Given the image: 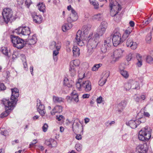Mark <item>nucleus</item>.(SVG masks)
<instances>
[{
    "mask_svg": "<svg viewBox=\"0 0 153 153\" xmlns=\"http://www.w3.org/2000/svg\"><path fill=\"white\" fill-rule=\"evenodd\" d=\"M114 5L112 6L110 8V15L112 16H114V19L117 22H118L121 19V17L119 15H117L118 11L121 10L120 6L117 2H115Z\"/></svg>",
    "mask_w": 153,
    "mask_h": 153,
    "instance_id": "obj_4",
    "label": "nucleus"
},
{
    "mask_svg": "<svg viewBox=\"0 0 153 153\" xmlns=\"http://www.w3.org/2000/svg\"><path fill=\"white\" fill-rule=\"evenodd\" d=\"M59 49H56L53 51V58L55 61H57V55L59 53Z\"/></svg>",
    "mask_w": 153,
    "mask_h": 153,
    "instance_id": "obj_38",
    "label": "nucleus"
},
{
    "mask_svg": "<svg viewBox=\"0 0 153 153\" xmlns=\"http://www.w3.org/2000/svg\"><path fill=\"white\" fill-rule=\"evenodd\" d=\"M17 2L18 4L19 5H22L23 2H24V0H17Z\"/></svg>",
    "mask_w": 153,
    "mask_h": 153,
    "instance_id": "obj_64",
    "label": "nucleus"
},
{
    "mask_svg": "<svg viewBox=\"0 0 153 153\" xmlns=\"http://www.w3.org/2000/svg\"><path fill=\"white\" fill-rule=\"evenodd\" d=\"M48 127V126L47 124H44L42 127L43 131L44 132L46 131L47 130Z\"/></svg>",
    "mask_w": 153,
    "mask_h": 153,
    "instance_id": "obj_54",
    "label": "nucleus"
},
{
    "mask_svg": "<svg viewBox=\"0 0 153 153\" xmlns=\"http://www.w3.org/2000/svg\"><path fill=\"white\" fill-rule=\"evenodd\" d=\"M72 24H65L62 27V29L63 31L66 32L67 30H69L71 27Z\"/></svg>",
    "mask_w": 153,
    "mask_h": 153,
    "instance_id": "obj_34",
    "label": "nucleus"
},
{
    "mask_svg": "<svg viewBox=\"0 0 153 153\" xmlns=\"http://www.w3.org/2000/svg\"><path fill=\"white\" fill-rule=\"evenodd\" d=\"M127 103V102L125 100H122L118 105L117 110V111L119 113H120L126 107Z\"/></svg>",
    "mask_w": 153,
    "mask_h": 153,
    "instance_id": "obj_19",
    "label": "nucleus"
},
{
    "mask_svg": "<svg viewBox=\"0 0 153 153\" xmlns=\"http://www.w3.org/2000/svg\"><path fill=\"white\" fill-rule=\"evenodd\" d=\"M109 72L108 71L104 72L102 74V77L99 82V84L100 86H102L105 83L107 79L109 76Z\"/></svg>",
    "mask_w": 153,
    "mask_h": 153,
    "instance_id": "obj_16",
    "label": "nucleus"
},
{
    "mask_svg": "<svg viewBox=\"0 0 153 153\" xmlns=\"http://www.w3.org/2000/svg\"><path fill=\"white\" fill-rule=\"evenodd\" d=\"M123 52L124 51L120 49L115 50L113 53V56H111L113 58V61L116 62L121 58L123 56Z\"/></svg>",
    "mask_w": 153,
    "mask_h": 153,
    "instance_id": "obj_15",
    "label": "nucleus"
},
{
    "mask_svg": "<svg viewBox=\"0 0 153 153\" xmlns=\"http://www.w3.org/2000/svg\"><path fill=\"white\" fill-rule=\"evenodd\" d=\"M132 89H137L139 88V84L138 82L134 80H130Z\"/></svg>",
    "mask_w": 153,
    "mask_h": 153,
    "instance_id": "obj_30",
    "label": "nucleus"
},
{
    "mask_svg": "<svg viewBox=\"0 0 153 153\" xmlns=\"http://www.w3.org/2000/svg\"><path fill=\"white\" fill-rule=\"evenodd\" d=\"M45 143L46 144L50 147L55 146L56 143V141L53 140H52L51 142L46 140Z\"/></svg>",
    "mask_w": 153,
    "mask_h": 153,
    "instance_id": "obj_35",
    "label": "nucleus"
},
{
    "mask_svg": "<svg viewBox=\"0 0 153 153\" xmlns=\"http://www.w3.org/2000/svg\"><path fill=\"white\" fill-rule=\"evenodd\" d=\"M152 18L151 17H149L147 20L143 22V25H146L148 24L152 20Z\"/></svg>",
    "mask_w": 153,
    "mask_h": 153,
    "instance_id": "obj_50",
    "label": "nucleus"
},
{
    "mask_svg": "<svg viewBox=\"0 0 153 153\" xmlns=\"http://www.w3.org/2000/svg\"><path fill=\"white\" fill-rule=\"evenodd\" d=\"M11 39L13 46L14 47L17 48L18 49H20L24 46V40L18 36L11 35Z\"/></svg>",
    "mask_w": 153,
    "mask_h": 153,
    "instance_id": "obj_6",
    "label": "nucleus"
},
{
    "mask_svg": "<svg viewBox=\"0 0 153 153\" xmlns=\"http://www.w3.org/2000/svg\"><path fill=\"white\" fill-rule=\"evenodd\" d=\"M102 97L100 96L97 99V102L98 103H100L102 102Z\"/></svg>",
    "mask_w": 153,
    "mask_h": 153,
    "instance_id": "obj_61",
    "label": "nucleus"
},
{
    "mask_svg": "<svg viewBox=\"0 0 153 153\" xmlns=\"http://www.w3.org/2000/svg\"><path fill=\"white\" fill-rule=\"evenodd\" d=\"M0 133L2 135L4 136H6L8 134V132L6 131L5 128H3L0 129Z\"/></svg>",
    "mask_w": 153,
    "mask_h": 153,
    "instance_id": "obj_45",
    "label": "nucleus"
},
{
    "mask_svg": "<svg viewBox=\"0 0 153 153\" xmlns=\"http://www.w3.org/2000/svg\"><path fill=\"white\" fill-rule=\"evenodd\" d=\"M56 119L59 121H62L63 120H64L65 119V118L62 115H60L59 116H56Z\"/></svg>",
    "mask_w": 153,
    "mask_h": 153,
    "instance_id": "obj_53",
    "label": "nucleus"
},
{
    "mask_svg": "<svg viewBox=\"0 0 153 153\" xmlns=\"http://www.w3.org/2000/svg\"><path fill=\"white\" fill-rule=\"evenodd\" d=\"M75 124L76 125L74 126V127L73 126H72L73 130V131H75L76 132L77 131H79L78 129L79 124L78 123H76Z\"/></svg>",
    "mask_w": 153,
    "mask_h": 153,
    "instance_id": "obj_47",
    "label": "nucleus"
},
{
    "mask_svg": "<svg viewBox=\"0 0 153 153\" xmlns=\"http://www.w3.org/2000/svg\"><path fill=\"white\" fill-rule=\"evenodd\" d=\"M33 20L34 22L36 23L40 24L42 21V18L41 15L36 14L33 17Z\"/></svg>",
    "mask_w": 153,
    "mask_h": 153,
    "instance_id": "obj_28",
    "label": "nucleus"
},
{
    "mask_svg": "<svg viewBox=\"0 0 153 153\" xmlns=\"http://www.w3.org/2000/svg\"><path fill=\"white\" fill-rule=\"evenodd\" d=\"M151 131L152 129L148 126L142 128L139 133V139L143 141L148 140L151 137Z\"/></svg>",
    "mask_w": 153,
    "mask_h": 153,
    "instance_id": "obj_3",
    "label": "nucleus"
},
{
    "mask_svg": "<svg viewBox=\"0 0 153 153\" xmlns=\"http://www.w3.org/2000/svg\"><path fill=\"white\" fill-rule=\"evenodd\" d=\"M5 108L6 111L2 113L0 116L1 118H4L8 115L11 110L13 109L15 106H12L11 108L9 107V106L8 105H5L4 104Z\"/></svg>",
    "mask_w": 153,
    "mask_h": 153,
    "instance_id": "obj_21",
    "label": "nucleus"
},
{
    "mask_svg": "<svg viewBox=\"0 0 153 153\" xmlns=\"http://www.w3.org/2000/svg\"><path fill=\"white\" fill-rule=\"evenodd\" d=\"M143 64V60L137 61L136 65L139 67H140Z\"/></svg>",
    "mask_w": 153,
    "mask_h": 153,
    "instance_id": "obj_56",
    "label": "nucleus"
},
{
    "mask_svg": "<svg viewBox=\"0 0 153 153\" xmlns=\"http://www.w3.org/2000/svg\"><path fill=\"white\" fill-rule=\"evenodd\" d=\"M107 24L105 21L102 22L98 28L96 33L99 35L100 37V36H102L105 33L106 30L107 28Z\"/></svg>",
    "mask_w": 153,
    "mask_h": 153,
    "instance_id": "obj_13",
    "label": "nucleus"
},
{
    "mask_svg": "<svg viewBox=\"0 0 153 153\" xmlns=\"http://www.w3.org/2000/svg\"><path fill=\"white\" fill-rule=\"evenodd\" d=\"M111 41L114 46H117L122 42L121 35L119 31H114Z\"/></svg>",
    "mask_w": 153,
    "mask_h": 153,
    "instance_id": "obj_11",
    "label": "nucleus"
},
{
    "mask_svg": "<svg viewBox=\"0 0 153 153\" xmlns=\"http://www.w3.org/2000/svg\"><path fill=\"white\" fill-rule=\"evenodd\" d=\"M64 84L68 87H71L72 86V84L69 82L67 78H65L64 80Z\"/></svg>",
    "mask_w": 153,
    "mask_h": 153,
    "instance_id": "obj_43",
    "label": "nucleus"
},
{
    "mask_svg": "<svg viewBox=\"0 0 153 153\" xmlns=\"http://www.w3.org/2000/svg\"><path fill=\"white\" fill-rule=\"evenodd\" d=\"M136 150L139 153H146L147 149L145 147L144 145L140 144L137 146Z\"/></svg>",
    "mask_w": 153,
    "mask_h": 153,
    "instance_id": "obj_24",
    "label": "nucleus"
},
{
    "mask_svg": "<svg viewBox=\"0 0 153 153\" xmlns=\"http://www.w3.org/2000/svg\"><path fill=\"white\" fill-rule=\"evenodd\" d=\"M152 39V32H150L146 36V42L148 43H150Z\"/></svg>",
    "mask_w": 153,
    "mask_h": 153,
    "instance_id": "obj_42",
    "label": "nucleus"
},
{
    "mask_svg": "<svg viewBox=\"0 0 153 153\" xmlns=\"http://www.w3.org/2000/svg\"><path fill=\"white\" fill-rule=\"evenodd\" d=\"M131 31H129L128 30H126L124 34V35H126L128 36L129 34L131 33Z\"/></svg>",
    "mask_w": 153,
    "mask_h": 153,
    "instance_id": "obj_63",
    "label": "nucleus"
},
{
    "mask_svg": "<svg viewBox=\"0 0 153 153\" xmlns=\"http://www.w3.org/2000/svg\"><path fill=\"white\" fill-rule=\"evenodd\" d=\"M91 28V25H90L84 26L82 29V31H81L82 32V34H83L84 36H86L88 33V31L90 30Z\"/></svg>",
    "mask_w": 153,
    "mask_h": 153,
    "instance_id": "obj_27",
    "label": "nucleus"
},
{
    "mask_svg": "<svg viewBox=\"0 0 153 153\" xmlns=\"http://www.w3.org/2000/svg\"><path fill=\"white\" fill-rule=\"evenodd\" d=\"M90 3L94 6V8L97 9L98 8L99 4L95 0H89Z\"/></svg>",
    "mask_w": 153,
    "mask_h": 153,
    "instance_id": "obj_37",
    "label": "nucleus"
},
{
    "mask_svg": "<svg viewBox=\"0 0 153 153\" xmlns=\"http://www.w3.org/2000/svg\"><path fill=\"white\" fill-rule=\"evenodd\" d=\"M61 48V44L60 43L58 42L57 43L54 41L52 42H51L50 45V48L53 49L55 48L56 49H60Z\"/></svg>",
    "mask_w": 153,
    "mask_h": 153,
    "instance_id": "obj_29",
    "label": "nucleus"
},
{
    "mask_svg": "<svg viewBox=\"0 0 153 153\" xmlns=\"http://www.w3.org/2000/svg\"><path fill=\"white\" fill-rule=\"evenodd\" d=\"M145 98V96L144 95H142L140 96L136 94L134 96V100L138 103L141 102L142 100H144Z\"/></svg>",
    "mask_w": 153,
    "mask_h": 153,
    "instance_id": "obj_25",
    "label": "nucleus"
},
{
    "mask_svg": "<svg viewBox=\"0 0 153 153\" xmlns=\"http://www.w3.org/2000/svg\"><path fill=\"white\" fill-rule=\"evenodd\" d=\"M126 124L132 128H135L139 125V122H138L137 120H131L128 123L126 122Z\"/></svg>",
    "mask_w": 153,
    "mask_h": 153,
    "instance_id": "obj_22",
    "label": "nucleus"
},
{
    "mask_svg": "<svg viewBox=\"0 0 153 153\" xmlns=\"http://www.w3.org/2000/svg\"><path fill=\"white\" fill-rule=\"evenodd\" d=\"M37 110L40 115L43 117L46 113L45 106L41 104L39 100L37 99Z\"/></svg>",
    "mask_w": 153,
    "mask_h": 153,
    "instance_id": "obj_14",
    "label": "nucleus"
},
{
    "mask_svg": "<svg viewBox=\"0 0 153 153\" xmlns=\"http://www.w3.org/2000/svg\"><path fill=\"white\" fill-rule=\"evenodd\" d=\"M110 2V7H111L112 6L115 5L114 4L115 2H117L115 0H109Z\"/></svg>",
    "mask_w": 153,
    "mask_h": 153,
    "instance_id": "obj_59",
    "label": "nucleus"
},
{
    "mask_svg": "<svg viewBox=\"0 0 153 153\" xmlns=\"http://www.w3.org/2000/svg\"><path fill=\"white\" fill-rule=\"evenodd\" d=\"M138 122H139V125L141 123H144L146 121V119L145 117H142L140 118L137 120Z\"/></svg>",
    "mask_w": 153,
    "mask_h": 153,
    "instance_id": "obj_48",
    "label": "nucleus"
},
{
    "mask_svg": "<svg viewBox=\"0 0 153 153\" xmlns=\"http://www.w3.org/2000/svg\"><path fill=\"white\" fill-rule=\"evenodd\" d=\"M16 33L19 35L28 36L30 33V28L28 27H20L15 30Z\"/></svg>",
    "mask_w": 153,
    "mask_h": 153,
    "instance_id": "obj_12",
    "label": "nucleus"
},
{
    "mask_svg": "<svg viewBox=\"0 0 153 153\" xmlns=\"http://www.w3.org/2000/svg\"><path fill=\"white\" fill-rule=\"evenodd\" d=\"M102 17L101 14L100 13H98L94 15L93 17V19L94 20L99 21Z\"/></svg>",
    "mask_w": 153,
    "mask_h": 153,
    "instance_id": "obj_39",
    "label": "nucleus"
},
{
    "mask_svg": "<svg viewBox=\"0 0 153 153\" xmlns=\"http://www.w3.org/2000/svg\"><path fill=\"white\" fill-rule=\"evenodd\" d=\"M97 45H94V44H89L88 43L87 44V51L86 55L89 56L91 55L94 51V49L96 47Z\"/></svg>",
    "mask_w": 153,
    "mask_h": 153,
    "instance_id": "obj_20",
    "label": "nucleus"
},
{
    "mask_svg": "<svg viewBox=\"0 0 153 153\" xmlns=\"http://www.w3.org/2000/svg\"><path fill=\"white\" fill-rule=\"evenodd\" d=\"M147 62L149 64H153V58L151 56H148L146 58Z\"/></svg>",
    "mask_w": 153,
    "mask_h": 153,
    "instance_id": "obj_44",
    "label": "nucleus"
},
{
    "mask_svg": "<svg viewBox=\"0 0 153 153\" xmlns=\"http://www.w3.org/2000/svg\"><path fill=\"white\" fill-rule=\"evenodd\" d=\"M78 18L77 13L74 10H71L70 16L67 18V21L69 23L72 22L77 20Z\"/></svg>",
    "mask_w": 153,
    "mask_h": 153,
    "instance_id": "obj_17",
    "label": "nucleus"
},
{
    "mask_svg": "<svg viewBox=\"0 0 153 153\" xmlns=\"http://www.w3.org/2000/svg\"><path fill=\"white\" fill-rule=\"evenodd\" d=\"M71 96L72 97V100H73L75 102H78L79 100L78 98V95H76Z\"/></svg>",
    "mask_w": 153,
    "mask_h": 153,
    "instance_id": "obj_51",
    "label": "nucleus"
},
{
    "mask_svg": "<svg viewBox=\"0 0 153 153\" xmlns=\"http://www.w3.org/2000/svg\"><path fill=\"white\" fill-rule=\"evenodd\" d=\"M80 62L78 59L71 61L70 62L69 70L71 76H74L76 74V69L79 67Z\"/></svg>",
    "mask_w": 153,
    "mask_h": 153,
    "instance_id": "obj_7",
    "label": "nucleus"
},
{
    "mask_svg": "<svg viewBox=\"0 0 153 153\" xmlns=\"http://www.w3.org/2000/svg\"><path fill=\"white\" fill-rule=\"evenodd\" d=\"M112 37H107L104 41V43L101 47V51L103 53L106 52L110 48L112 43Z\"/></svg>",
    "mask_w": 153,
    "mask_h": 153,
    "instance_id": "obj_9",
    "label": "nucleus"
},
{
    "mask_svg": "<svg viewBox=\"0 0 153 153\" xmlns=\"http://www.w3.org/2000/svg\"><path fill=\"white\" fill-rule=\"evenodd\" d=\"M31 4L32 2L31 0H26L25 1V4L27 7H29Z\"/></svg>",
    "mask_w": 153,
    "mask_h": 153,
    "instance_id": "obj_57",
    "label": "nucleus"
},
{
    "mask_svg": "<svg viewBox=\"0 0 153 153\" xmlns=\"http://www.w3.org/2000/svg\"><path fill=\"white\" fill-rule=\"evenodd\" d=\"M6 89V87L3 83H0V91L4 90Z\"/></svg>",
    "mask_w": 153,
    "mask_h": 153,
    "instance_id": "obj_60",
    "label": "nucleus"
},
{
    "mask_svg": "<svg viewBox=\"0 0 153 153\" xmlns=\"http://www.w3.org/2000/svg\"><path fill=\"white\" fill-rule=\"evenodd\" d=\"M37 39L35 35H33L31 38L28 39L26 41V44L29 45H33L36 43Z\"/></svg>",
    "mask_w": 153,
    "mask_h": 153,
    "instance_id": "obj_26",
    "label": "nucleus"
},
{
    "mask_svg": "<svg viewBox=\"0 0 153 153\" xmlns=\"http://www.w3.org/2000/svg\"><path fill=\"white\" fill-rule=\"evenodd\" d=\"M136 58L137 61L143 60L142 56L139 53H136Z\"/></svg>",
    "mask_w": 153,
    "mask_h": 153,
    "instance_id": "obj_52",
    "label": "nucleus"
},
{
    "mask_svg": "<svg viewBox=\"0 0 153 153\" xmlns=\"http://www.w3.org/2000/svg\"><path fill=\"white\" fill-rule=\"evenodd\" d=\"M2 14L4 22L7 24L12 18L13 11L10 9L5 8L3 10Z\"/></svg>",
    "mask_w": 153,
    "mask_h": 153,
    "instance_id": "obj_8",
    "label": "nucleus"
},
{
    "mask_svg": "<svg viewBox=\"0 0 153 153\" xmlns=\"http://www.w3.org/2000/svg\"><path fill=\"white\" fill-rule=\"evenodd\" d=\"M87 36L82 34V31L79 30L77 32L75 38V42L79 45L83 46L85 44L88 43Z\"/></svg>",
    "mask_w": 153,
    "mask_h": 153,
    "instance_id": "obj_5",
    "label": "nucleus"
},
{
    "mask_svg": "<svg viewBox=\"0 0 153 153\" xmlns=\"http://www.w3.org/2000/svg\"><path fill=\"white\" fill-rule=\"evenodd\" d=\"M38 8L40 11L43 13L45 12V7L43 3H39L38 4Z\"/></svg>",
    "mask_w": 153,
    "mask_h": 153,
    "instance_id": "obj_33",
    "label": "nucleus"
},
{
    "mask_svg": "<svg viewBox=\"0 0 153 153\" xmlns=\"http://www.w3.org/2000/svg\"><path fill=\"white\" fill-rule=\"evenodd\" d=\"M37 140H34L32 141L31 142L29 145L30 147V148L32 146H33L34 144H36L37 143Z\"/></svg>",
    "mask_w": 153,
    "mask_h": 153,
    "instance_id": "obj_55",
    "label": "nucleus"
},
{
    "mask_svg": "<svg viewBox=\"0 0 153 153\" xmlns=\"http://www.w3.org/2000/svg\"><path fill=\"white\" fill-rule=\"evenodd\" d=\"M73 52L74 56H79L80 54L79 49L76 46L73 48Z\"/></svg>",
    "mask_w": 153,
    "mask_h": 153,
    "instance_id": "obj_32",
    "label": "nucleus"
},
{
    "mask_svg": "<svg viewBox=\"0 0 153 153\" xmlns=\"http://www.w3.org/2000/svg\"><path fill=\"white\" fill-rule=\"evenodd\" d=\"M121 74L125 79H127L129 76L128 72L124 70H120V71Z\"/></svg>",
    "mask_w": 153,
    "mask_h": 153,
    "instance_id": "obj_36",
    "label": "nucleus"
},
{
    "mask_svg": "<svg viewBox=\"0 0 153 153\" xmlns=\"http://www.w3.org/2000/svg\"><path fill=\"white\" fill-rule=\"evenodd\" d=\"M124 88L126 91H129L131 88H132L130 81L125 84Z\"/></svg>",
    "mask_w": 153,
    "mask_h": 153,
    "instance_id": "obj_41",
    "label": "nucleus"
},
{
    "mask_svg": "<svg viewBox=\"0 0 153 153\" xmlns=\"http://www.w3.org/2000/svg\"><path fill=\"white\" fill-rule=\"evenodd\" d=\"M11 89L12 95L10 100L6 99L2 100L3 104L5 105H8L10 108L12 106H15L17 101V99L19 95V90L17 88H14Z\"/></svg>",
    "mask_w": 153,
    "mask_h": 153,
    "instance_id": "obj_2",
    "label": "nucleus"
},
{
    "mask_svg": "<svg viewBox=\"0 0 153 153\" xmlns=\"http://www.w3.org/2000/svg\"><path fill=\"white\" fill-rule=\"evenodd\" d=\"M102 65L101 64H95L92 67V70L93 71H95L98 70L99 67L102 66Z\"/></svg>",
    "mask_w": 153,
    "mask_h": 153,
    "instance_id": "obj_46",
    "label": "nucleus"
},
{
    "mask_svg": "<svg viewBox=\"0 0 153 153\" xmlns=\"http://www.w3.org/2000/svg\"><path fill=\"white\" fill-rule=\"evenodd\" d=\"M79 79L78 81L76 83V86L79 91L83 90L86 92H89L91 89V84L89 80H86L82 82L81 81L82 79L85 77V74L78 75Z\"/></svg>",
    "mask_w": 153,
    "mask_h": 153,
    "instance_id": "obj_1",
    "label": "nucleus"
},
{
    "mask_svg": "<svg viewBox=\"0 0 153 153\" xmlns=\"http://www.w3.org/2000/svg\"><path fill=\"white\" fill-rule=\"evenodd\" d=\"M1 51L4 55L7 56H9V53L8 50L6 47H4L2 48Z\"/></svg>",
    "mask_w": 153,
    "mask_h": 153,
    "instance_id": "obj_40",
    "label": "nucleus"
},
{
    "mask_svg": "<svg viewBox=\"0 0 153 153\" xmlns=\"http://www.w3.org/2000/svg\"><path fill=\"white\" fill-rule=\"evenodd\" d=\"M63 108L61 105H56L51 111V113L52 115L55 114L56 113H60L62 111Z\"/></svg>",
    "mask_w": 153,
    "mask_h": 153,
    "instance_id": "obj_23",
    "label": "nucleus"
},
{
    "mask_svg": "<svg viewBox=\"0 0 153 153\" xmlns=\"http://www.w3.org/2000/svg\"><path fill=\"white\" fill-rule=\"evenodd\" d=\"M126 45L128 47H130L133 50L136 49L137 47V44L135 42H133L131 38H128L126 42Z\"/></svg>",
    "mask_w": 153,
    "mask_h": 153,
    "instance_id": "obj_18",
    "label": "nucleus"
},
{
    "mask_svg": "<svg viewBox=\"0 0 153 153\" xmlns=\"http://www.w3.org/2000/svg\"><path fill=\"white\" fill-rule=\"evenodd\" d=\"M132 54L131 53L129 54L126 57V60L128 61H130L132 57Z\"/></svg>",
    "mask_w": 153,
    "mask_h": 153,
    "instance_id": "obj_58",
    "label": "nucleus"
},
{
    "mask_svg": "<svg viewBox=\"0 0 153 153\" xmlns=\"http://www.w3.org/2000/svg\"><path fill=\"white\" fill-rule=\"evenodd\" d=\"M64 99L61 97H59L56 96L53 97V101L54 103H60L63 102Z\"/></svg>",
    "mask_w": 153,
    "mask_h": 153,
    "instance_id": "obj_31",
    "label": "nucleus"
},
{
    "mask_svg": "<svg viewBox=\"0 0 153 153\" xmlns=\"http://www.w3.org/2000/svg\"><path fill=\"white\" fill-rule=\"evenodd\" d=\"M75 147L76 150L77 151L80 152L82 150V146L80 144H77L76 145Z\"/></svg>",
    "mask_w": 153,
    "mask_h": 153,
    "instance_id": "obj_49",
    "label": "nucleus"
},
{
    "mask_svg": "<svg viewBox=\"0 0 153 153\" xmlns=\"http://www.w3.org/2000/svg\"><path fill=\"white\" fill-rule=\"evenodd\" d=\"M99 37V35L96 32L92 33H90L88 36H87L88 43L89 44H94L95 46L97 45L98 39Z\"/></svg>",
    "mask_w": 153,
    "mask_h": 153,
    "instance_id": "obj_10",
    "label": "nucleus"
},
{
    "mask_svg": "<svg viewBox=\"0 0 153 153\" xmlns=\"http://www.w3.org/2000/svg\"><path fill=\"white\" fill-rule=\"evenodd\" d=\"M128 36L126 35H124V34H123L121 38L122 42H123L126 40Z\"/></svg>",
    "mask_w": 153,
    "mask_h": 153,
    "instance_id": "obj_62",
    "label": "nucleus"
}]
</instances>
